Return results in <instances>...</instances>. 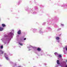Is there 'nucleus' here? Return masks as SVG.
Returning <instances> with one entry per match:
<instances>
[{"label": "nucleus", "instance_id": "f257e3e1", "mask_svg": "<svg viewBox=\"0 0 67 67\" xmlns=\"http://www.w3.org/2000/svg\"><path fill=\"white\" fill-rule=\"evenodd\" d=\"M13 32H14V30H12V32L8 34V36L5 35L4 37L1 39L2 41L4 44H5L6 42H7V41H8L7 42L8 43H9V41L11 40V38H12V36L14 35Z\"/></svg>", "mask_w": 67, "mask_h": 67}, {"label": "nucleus", "instance_id": "f03ea898", "mask_svg": "<svg viewBox=\"0 0 67 67\" xmlns=\"http://www.w3.org/2000/svg\"><path fill=\"white\" fill-rule=\"evenodd\" d=\"M28 9H29V8L27 7L25 8V10L26 11H29V13H31L33 14H36V13H37V12L34 11L33 9H29L28 10Z\"/></svg>", "mask_w": 67, "mask_h": 67}, {"label": "nucleus", "instance_id": "7ed1b4c3", "mask_svg": "<svg viewBox=\"0 0 67 67\" xmlns=\"http://www.w3.org/2000/svg\"><path fill=\"white\" fill-rule=\"evenodd\" d=\"M4 55L6 59L7 60H9V58H8V55H7L6 53H5L4 54Z\"/></svg>", "mask_w": 67, "mask_h": 67}, {"label": "nucleus", "instance_id": "20e7f679", "mask_svg": "<svg viewBox=\"0 0 67 67\" xmlns=\"http://www.w3.org/2000/svg\"><path fill=\"white\" fill-rule=\"evenodd\" d=\"M66 50L67 51V46H66L64 48H63L64 52H65V51Z\"/></svg>", "mask_w": 67, "mask_h": 67}, {"label": "nucleus", "instance_id": "39448f33", "mask_svg": "<svg viewBox=\"0 0 67 67\" xmlns=\"http://www.w3.org/2000/svg\"><path fill=\"white\" fill-rule=\"evenodd\" d=\"M21 30H19L18 31V32H17V33L19 35L21 34Z\"/></svg>", "mask_w": 67, "mask_h": 67}, {"label": "nucleus", "instance_id": "423d86ee", "mask_svg": "<svg viewBox=\"0 0 67 67\" xmlns=\"http://www.w3.org/2000/svg\"><path fill=\"white\" fill-rule=\"evenodd\" d=\"M22 2V1H18V3L17 4V5H19V4H20L21 2Z\"/></svg>", "mask_w": 67, "mask_h": 67}, {"label": "nucleus", "instance_id": "0eeeda50", "mask_svg": "<svg viewBox=\"0 0 67 67\" xmlns=\"http://www.w3.org/2000/svg\"><path fill=\"white\" fill-rule=\"evenodd\" d=\"M57 63L58 65H60V63H59V60H58L57 61Z\"/></svg>", "mask_w": 67, "mask_h": 67}, {"label": "nucleus", "instance_id": "6e6552de", "mask_svg": "<svg viewBox=\"0 0 67 67\" xmlns=\"http://www.w3.org/2000/svg\"><path fill=\"white\" fill-rule=\"evenodd\" d=\"M3 30V28L0 27V31H2Z\"/></svg>", "mask_w": 67, "mask_h": 67}, {"label": "nucleus", "instance_id": "1a4fd4ad", "mask_svg": "<svg viewBox=\"0 0 67 67\" xmlns=\"http://www.w3.org/2000/svg\"><path fill=\"white\" fill-rule=\"evenodd\" d=\"M35 10H38V7L37 6H35L34 7Z\"/></svg>", "mask_w": 67, "mask_h": 67}, {"label": "nucleus", "instance_id": "9d476101", "mask_svg": "<svg viewBox=\"0 0 67 67\" xmlns=\"http://www.w3.org/2000/svg\"><path fill=\"white\" fill-rule=\"evenodd\" d=\"M0 52L1 54H3V53H4V52L2 50H0Z\"/></svg>", "mask_w": 67, "mask_h": 67}, {"label": "nucleus", "instance_id": "9b49d317", "mask_svg": "<svg viewBox=\"0 0 67 67\" xmlns=\"http://www.w3.org/2000/svg\"><path fill=\"white\" fill-rule=\"evenodd\" d=\"M41 50L40 48H38L37 49V50H38V51L39 52H40V51H41Z\"/></svg>", "mask_w": 67, "mask_h": 67}, {"label": "nucleus", "instance_id": "f8f14e48", "mask_svg": "<svg viewBox=\"0 0 67 67\" xmlns=\"http://www.w3.org/2000/svg\"><path fill=\"white\" fill-rule=\"evenodd\" d=\"M54 19H55V20H57V19H58V18L56 16H55L54 17Z\"/></svg>", "mask_w": 67, "mask_h": 67}, {"label": "nucleus", "instance_id": "ddd939ff", "mask_svg": "<svg viewBox=\"0 0 67 67\" xmlns=\"http://www.w3.org/2000/svg\"><path fill=\"white\" fill-rule=\"evenodd\" d=\"M58 57H59L60 58H61L62 57V55H59V54H58Z\"/></svg>", "mask_w": 67, "mask_h": 67}, {"label": "nucleus", "instance_id": "4468645a", "mask_svg": "<svg viewBox=\"0 0 67 67\" xmlns=\"http://www.w3.org/2000/svg\"><path fill=\"white\" fill-rule=\"evenodd\" d=\"M31 47H32V48H33V47H32V46H29L27 47L28 48H31Z\"/></svg>", "mask_w": 67, "mask_h": 67}, {"label": "nucleus", "instance_id": "2eb2a0df", "mask_svg": "<svg viewBox=\"0 0 67 67\" xmlns=\"http://www.w3.org/2000/svg\"><path fill=\"white\" fill-rule=\"evenodd\" d=\"M56 39L57 40H58L59 39V37H57L56 38Z\"/></svg>", "mask_w": 67, "mask_h": 67}, {"label": "nucleus", "instance_id": "dca6fc26", "mask_svg": "<svg viewBox=\"0 0 67 67\" xmlns=\"http://www.w3.org/2000/svg\"><path fill=\"white\" fill-rule=\"evenodd\" d=\"M54 54L55 55H56V56H58V54H57V53L56 52Z\"/></svg>", "mask_w": 67, "mask_h": 67}, {"label": "nucleus", "instance_id": "f3484780", "mask_svg": "<svg viewBox=\"0 0 67 67\" xmlns=\"http://www.w3.org/2000/svg\"><path fill=\"white\" fill-rule=\"evenodd\" d=\"M45 24H46V23L45 22L43 23L42 24V25H45Z\"/></svg>", "mask_w": 67, "mask_h": 67}, {"label": "nucleus", "instance_id": "a211bd4d", "mask_svg": "<svg viewBox=\"0 0 67 67\" xmlns=\"http://www.w3.org/2000/svg\"><path fill=\"white\" fill-rule=\"evenodd\" d=\"M19 44L21 46H23V44L22 43H19Z\"/></svg>", "mask_w": 67, "mask_h": 67}, {"label": "nucleus", "instance_id": "6ab92c4d", "mask_svg": "<svg viewBox=\"0 0 67 67\" xmlns=\"http://www.w3.org/2000/svg\"><path fill=\"white\" fill-rule=\"evenodd\" d=\"M14 66H13V67H15V66H16V64H14Z\"/></svg>", "mask_w": 67, "mask_h": 67}, {"label": "nucleus", "instance_id": "aec40b11", "mask_svg": "<svg viewBox=\"0 0 67 67\" xmlns=\"http://www.w3.org/2000/svg\"><path fill=\"white\" fill-rule=\"evenodd\" d=\"M40 7H44V6H43V5H40Z\"/></svg>", "mask_w": 67, "mask_h": 67}, {"label": "nucleus", "instance_id": "412c9836", "mask_svg": "<svg viewBox=\"0 0 67 67\" xmlns=\"http://www.w3.org/2000/svg\"><path fill=\"white\" fill-rule=\"evenodd\" d=\"M3 46H1V48L2 49V48H3Z\"/></svg>", "mask_w": 67, "mask_h": 67}, {"label": "nucleus", "instance_id": "4be33fe9", "mask_svg": "<svg viewBox=\"0 0 67 67\" xmlns=\"http://www.w3.org/2000/svg\"><path fill=\"white\" fill-rule=\"evenodd\" d=\"M39 32L40 33H43V32H42L41 31H39Z\"/></svg>", "mask_w": 67, "mask_h": 67}, {"label": "nucleus", "instance_id": "5701e85b", "mask_svg": "<svg viewBox=\"0 0 67 67\" xmlns=\"http://www.w3.org/2000/svg\"><path fill=\"white\" fill-rule=\"evenodd\" d=\"M2 25H5V24H2Z\"/></svg>", "mask_w": 67, "mask_h": 67}, {"label": "nucleus", "instance_id": "b1692460", "mask_svg": "<svg viewBox=\"0 0 67 67\" xmlns=\"http://www.w3.org/2000/svg\"><path fill=\"white\" fill-rule=\"evenodd\" d=\"M6 26L5 25H3L2 27H5Z\"/></svg>", "mask_w": 67, "mask_h": 67}, {"label": "nucleus", "instance_id": "393cba45", "mask_svg": "<svg viewBox=\"0 0 67 67\" xmlns=\"http://www.w3.org/2000/svg\"><path fill=\"white\" fill-rule=\"evenodd\" d=\"M10 64H13V62H10Z\"/></svg>", "mask_w": 67, "mask_h": 67}, {"label": "nucleus", "instance_id": "a878e982", "mask_svg": "<svg viewBox=\"0 0 67 67\" xmlns=\"http://www.w3.org/2000/svg\"><path fill=\"white\" fill-rule=\"evenodd\" d=\"M61 25H64V24H61Z\"/></svg>", "mask_w": 67, "mask_h": 67}, {"label": "nucleus", "instance_id": "bb28decb", "mask_svg": "<svg viewBox=\"0 0 67 67\" xmlns=\"http://www.w3.org/2000/svg\"><path fill=\"white\" fill-rule=\"evenodd\" d=\"M18 67H22L21 65H20L19 66H18Z\"/></svg>", "mask_w": 67, "mask_h": 67}, {"label": "nucleus", "instance_id": "cd10ccee", "mask_svg": "<svg viewBox=\"0 0 67 67\" xmlns=\"http://www.w3.org/2000/svg\"><path fill=\"white\" fill-rule=\"evenodd\" d=\"M50 22H52V21H53L52 20H49Z\"/></svg>", "mask_w": 67, "mask_h": 67}, {"label": "nucleus", "instance_id": "c85d7f7f", "mask_svg": "<svg viewBox=\"0 0 67 67\" xmlns=\"http://www.w3.org/2000/svg\"><path fill=\"white\" fill-rule=\"evenodd\" d=\"M61 30V29H58V31H59V30Z\"/></svg>", "mask_w": 67, "mask_h": 67}, {"label": "nucleus", "instance_id": "c756f323", "mask_svg": "<svg viewBox=\"0 0 67 67\" xmlns=\"http://www.w3.org/2000/svg\"><path fill=\"white\" fill-rule=\"evenodd\" d=\"M57 42H58V43H59V40H58Z\"/></svg>", "mask_w": 67, "mask_h": 67}, {"label": "nucleus", "instance_id": "7c9ffc66", "mask_svg": "<svg viewBox=\"0 0 67 67\" xmlns=\"http://www.w3.org/2000/svg\"><path fill=\"white\" fill-rule=\"evenodd\" d=\"M48 29H51V28L49 27H48Z\"/></svg>", "mask_w": 67, "mask_h": 67}, {"label": "nucleus", "instance_id": "2f4dec72", "mask_svg": "<svg viewBox=\"0 0 67 67\" xmlns=\"http://www.w3.org/2000/svg\"><path fill=\"white\" fill-rule=\"evenodd\" d=\"M24 40H26V38H25L24 39Z\"/></svg>", "mask_w": 67, "mask_h": 67}, {"label": "nucleus", "instance_id": "473e14b6", "mask_svg": "<svg viewBox=\"0 0 67 67\" xmlns=\"http://www.w3.org/2000/svg\"><path fill=\"white\" fill-rule=\"evenodd\" d=\"M64 63H65V64H66V62H64Z\"/></svg>", "mask_w": 67, "mask_h": 67}, {"label": "nucleus", "instance_id": "72a5a7b5", "mask_svg": "<svg viewBox=\"0 0 67 67\" xmlns=\"http://www.w3.org/2000/svg\"><path fill=\"white\" fill-rule=\"evenodd\" d=\"M31 50V49H29V51H30Z\"/></svg>", "mask_w": 67, "mask_h": 67}, {"label": "nucleus", "instance_id": "f704fd0d", "mask_svg": "<svg viewBox=\"0 0 67 67\" xmlns=\"http://www.w3.org/2000/svg\"><path fill=\"white\" fill-rule=\"evenodd\" d=\"M1 65H0V67H1Z\"/></svg>", "mask_w": 67, "mask_h": 67}, {"label": "nucleus", "instance_id": "c9c22d12", "mask_svg": "<svg viewBox=\"0 0 67 67\" xmlns=\"http://www.w3.org/2000/svg\"><path fill=\"white\" fill-rule=\"evenodd\" d=\"M66 67H67V65L66 66Z\"/></svg>", "mask_w": 67, "mask_h": 67}, {"label": "nucleus", "instance_id": "e433bc0d", "mask_svg": "<svg viewBox=\"0 0 67 67\" xmlns=\"http://www.w3.org/2000/svg\"><path fill=\"white\" fill-rule=\"evenodd\" d=\"M49 25H51V24H49Z\"/></svg>", "mask_w": 67, "mask_h": 67}, {"label": "nucleus", "instance_id": "4c0bfd02", "mask_svg": "<svg viewBox=\"0 0 67 67\" xmlns=\"http://www.w3.org/2000/svg\"><path fill=\"white\" fill-rule=\"evenodd\" d=\"M52 25H53V24H52Z\"/></svg>", "mask_w": 67, "mask_h": 67}]
</instances>
